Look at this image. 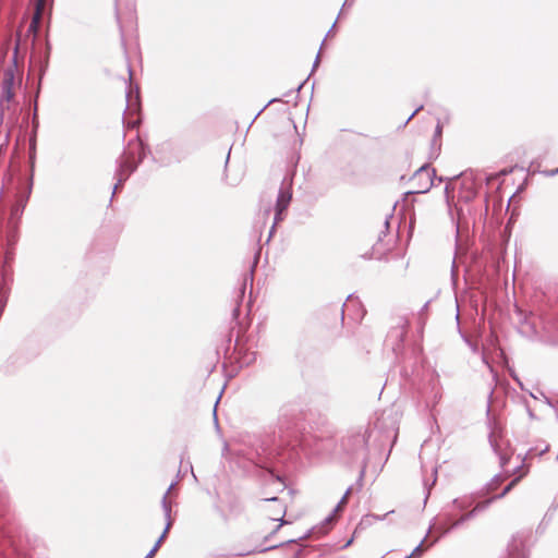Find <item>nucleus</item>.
I'll return each mask as SVG.
<instances>
[{
    "instance_id": "1",
    "label": "nucleus",
    "mask_w": 558,
    "mask_h": 558,
    "mask_svg": "<svg viewBox=\"0 0 558 558\" xmlns=\"http://www.w3.org/2000/svg\"><path fill=\"white\" fill-rule=\"evenodd\" d=\"M512 457H502L501 458V465L505 468V472L507 474H510L511 476H513V478L510 481L509 484L506 485L505 488L507 489H510V488H513L518 483L519 481L525 476L529 472V466L524 464V462L522 460L519 459V457L515 458L517 462L520 463L518 465H514L512 469H509V464L510 462L512 461Z\"/></svg>"
},
{
    "instance_id": "2",
    "label": "nucleus",
    "mask_w": 558,
    "mask_h": 558,
    "mask_svg": "<svg viewBox=\"0 0 558 558\" xmlns=\"http://www.w3.org/2000/svg\"><path fill=\"white\" fill-rule=\"evenodd\" d=\"M15 77L13 71H5L1 83L0 107L9 109L15 95Z\"/></svg>"
},
{
    "instance_id": "3",
    "label": "nucleus",
    "mask_w": 558,
    "mask_h": 558,
    "mask_svg": "<svg viewBox=\"0 0 558 558\" xmlns=\"http://www.w3.org/2000/svg\"><path fill=\"white\" fill-rule=\"evenodd\" d=\"M434 169L429 166H422L413 175L412 181L417 183L415 193H425L433 185Z\"/></svg>"
},
{
    "instance_id": "4",
    "label": "nucleus",
    "mask_w": 558,
    "mask_h": 558,
    "mask_svg": "<svg viewBox=\"0 0 558 558\" xmlns=\"http://www.w3.org/2000/svg\"><path fill=\"white\" fill-rule=\"evenodd\" d=\"M290 201L291 194L286 191H281L276 204V222L282 219L281 214L288 208Z\"/></svg>"
},
{
    "instance_id": "5",
    "label": "nucleus",
    "mask_w": 558,
    "mask_h": 558,
    "mask_svg": "<svg viewBox=\"0 0 558 558\" xmlns=\"http://www.w3.org/2000/svg\"><path fill=\"white\" fill-rule=\"evenodd\" d=\"M41 9L40 8H37L33 14V17H32V21L27 27V32H26V36H32V41L34 43L36 36H37V33H38V29H39V25H40V21H41Z\"/></svg>"
},
{
    "instance_id": "6",
    "label": "nucleus",
    "mask_w": 558,
    "mask_h": 558,
    "mask_svg": "<svg viewBox=\"0 0 558 558\" xmlns=\"http://www.w3.org/2000/svg\"><path fill=\"white\" fill-rule=\"evenodd\" d=\"M117 14L120 16L124 12H135V0H116Z\"/></svg>"
},
{
    "instance_id": "7",
    "label": "nucleus",
    "mask_w": 558,
    "mask_h": 558,
    "mask_svg": "<svg viewBox=\"0 0 558 558\" xmlns=\"http://www.w3.org/2000/svg\"><path fill=\"white\" fill-rule=\"evenodd\" d=\"M343 318H344V311H343V308H341V310L339 311V313H336V314L333 315V325H332V329H335V330H339V329L342 327Z\"/></svg>"
},
{
    "instance_id": "8",
    "label": "nucleus",
    "mask_w": 558,
    "mask_h": 558,
    "mask_svg": "<svg viewBox=\"0 0 558 558\" xmlns=\"http://www.w3.org/2000/svg\"><path fill=\"white\" fill-rule=\"evenodd\" d=\"M168 529H169V524L166 526V529H165L163 533L161 534V536L159 537V539L157 541V543L155 544V546L153 547V549L148 553V555L146 556V558H151V557L155 555V553L157 551V549H158V548H159V546H160V543H161V542H162V539L165 538V535H166V533H167Z\"/></svg>"
},
{
    "instance_id": "9",
    "label": "nucleus",
    "mask_w": 558,
    "mask_h": 558,
    "mask_svg": "<svg viewBox=\"0 0 558 558\" xmlns=\"http://www.w3.org/2000/svg\"><path fill=\"white\" fill-rule=\"evenodd\" d=\"M168 529H169V524L166 526V529H165L163 533L161 534V536L159 537V539L157 541V543L155 544V546L153 547V549L148 553V555L146 556V558H151V557L155 555V553L157 551V549H158V548H159V546H160V543H161V542H162V539L165 538V535H166V533H167Z\"/></svg>"
},
{
    "instance_id": "10",
    "label": "nucleus",
    "mask_w": 558,
    "mask_h": 558,
    "mask_svg": "<svg viewBox=\"0 0 558 558\" xmlns=\"http://www.w3.org/2000/svg\"><path fill=\"white\" fill-rule=\"evenodd\" d=\"M45 4H46V0H37L36 1V9L37 8H40L41 9V12L44 11V8H45Z\"/></svg>"
},
{
    "instance_id": "11",
    "label": "nucleus",
    "mask_w": 558,
    "mask_h": 558,
    "mask_svg": "<svg viewBox=\"0 0 558 558\" xmlns=\"http://www.w3.org/2000/svg\"><path fill=\"white\" fill-rule=\"evenodd\" d=\"M21 46H22V41H21V39H20V37H19V38L16 39L15 51H19V50H20V48H21Z\"/></svg>"
},
{
    "instance_id": "12",
    "label": "nucleus",
    "mask_w": 558,
    "mask_h": 558,
    "mask_svg": "<svg viewBox=\"0 0 558 558\" xmlns=\"http://www.w3.org/2000/svg\"><path fill=\"white\" fill-rule=\"evenodd\" d=\"M329 318H330V317H329V314H324V316H323V320H324V324H325V326H326V327H327V325H328V320H329Z\"/></svg>"
}]
</instances>
